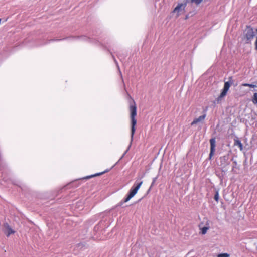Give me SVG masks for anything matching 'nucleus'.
Returning <instances> with one entry per match:
<instances>
[{"label":"nucleus","mask_w":257,"mask_h":257,"mask_svg":"<svg viewBox=\"0 0 257 257\" xmlns=\"http://www.w3.org/2000/svg\"><path fill=\"white\" fill-rule=\"evenodd\" d=\"M143 181H139L137 179L133 186L131 188L129 193L126 197V198L124 200L123 202H121V204H122L123 203H126L132 197H133L137 193L138 190L140 187L143 184Z\"/></svg>","instance_id":"f03ea898"},{"label":"nucleus","mask_w":257,"mask_h":257,"mask_svg":"<svg viewBox=\"0 0 257 257\" xmlns=\"http://www.w3.org/2000/svg\"><path fill=\"white\" fill-rule=\"evenodd\" d=\"M210 152L209 154V159H211L212 156L214 155V153L215 150V138H212L210 140Z\"/></svg>","instance_id":"6e6552de"},{"label":"nucleus","mask_w":257,"mask_h":257,"mask_svg":"<svg viewBox=\"0 0 257 257\" xmlns=\"http://www.w3.org/2000/svg\"><path fill=\"white\" fill-rule=\"evenodd\" d=\"M249 87L251 88H255L256 86L253 84H249Z\"/></svg>","instance_id":"a211bd4d"},{"label":"nucleus","mask_w":257,"mask_h":257,"mask_svg":"<svg viewBox=\"0 0 257 257\" xmlns=\"http://www.w3.org/2000/svg\"><path fill=\"white\" fill-rule=\"evenodd\" d=\"M219 160L220 163V166L222 168V172H225L227 170L226 167L229 164L228 155L221 156L220 157Z\"/></svg>","instance_id":"39448f33"},{"label":"nucleus","mask_w":257,"mask_h":257,"mask_svg":"<svg viewBox=\"0 0 257 257\" xmlns=\"http://www.w3.org/2000/svg\"><path fill=\"white\" fill-rule=\"evenodd\" d=\"M229 79L230 80H231V79H232V77H229Z\"/></svg>","instance_id":"aec40b11"},{"label":"nucleus","mask_w":257,"mask_h":257,"mask_svg":"<svg viewBox=\"0 0 257 257\" xmlns=\"http://www.w3.org/2000/svg\"><path fill=\"white\" fill-rule=\"evenodd\" d=\"M255 36V33L253 31V28L250 26H247L246 29L244 31L242 39L244 41L245 44H251Z\"/></svg>","instance_id":"7ed1b4c3"},{"label":"nucleus","mask_w":257,"mask_h":257,"mask_svg":"<svg viewBox=\"0 0 257 257\" xmlns=\"http://www.w3.org/2000/svg\"><path fill=\"white\" fill-rule=\"evenodd\" d=\"M187 3H186V1H185V2L184 3L178 4L175 8L173 10V13H176L177 16L178 17L180 15V12L185 9Z\"/></svg>","instance_id":"423d86ee"},{"label":"nucleus","mask_w":257,"mask_h":257,"mask_svg":"<svg viewBox=\"0 0 257 257\" xmlns=\"http://www.w3.org/2000/svg\"><path fill=\"white\" fill-rule=\"evenodd\" d=\"M206 117V114L205 113L203 115L200 116L198 118L194 119L191 123V125H194L197 123L203 121Z\"/></svg>","instance_id":"1a4fd4ad"},{"label":"nucleus","mask_w":257,"mask_h":257,"mask_svg":"<svg viewBox=\"0 0 257 257\" xmlns=\"http://www.w3.org/2000/svg\"><path fill=\"white\" fill-rule=\"evenodd\" d=\"M242 85L243 86H248V87H249V84H248V83H243V84H242Z\"/></svg>","instance_id":"6ab92c4d"},{"label":"nucleus","mask_w":257,"mask_h":257,"mask_svg":"<svg viewBox=\"0 0 257 257\" xmlns=\"http://www.w3.org/2000/svg\"><path fill=\"white\" fill-rule=\"evenodd\" d=\"M206 225V226L202 227V228L200 227V225H199L200 229L201 230V233L203 235L207 233V230L209 228V223L208 221H207Z\"/></svg>","instance_id":"9b49d317"},{"label":"nucleus","mask_w":257,"mask_h":257,"mask_svg":"<svg viewBox=\"0 0 257 257\" xmlns=\"http://www.w3.org/2000/svg\"><path fill=\"white\" fill-rule=\"evenodd\" d=\"M186 3H195L196 5H198L200 4L203 0H185Z\"/></svg>","instance_id":"ddd939ff"},{"label":"nucleus","mask_w":257,"mask_h":257,"mask_svg":"<svg viewBox=\"0 0 257 257\" xmlns=\"http://www.w3.org/2000/svg\"><path fill=\"white\" fill-rule=\"evenodd\" d=\"M252 101L254 104H257V92L254 93L252 97Z\"/></svg>","instance_id":"4468645a"},{"label":"nucleus","mask_w":257,"mask_h":257,"mask_svg":"<svg viewBox=\"0 0 257 257\" xmlns=\"http://www.w3.org/2000/svg\"><path fill=\"white\" fill-rule=\"evenodd\" d=\"M3 231L7 237H9L11 234H14L15 233V231L7 223L4 224Z\"/></svg>","instance_id":"0eeeda50"},{"label":"nucleus","mask_w":257,"mask_h":257,"mask_svg":"<svg viewBox=\"0 0 257 257\" xmlns=\"http://www.w3.org/2000/svg\"><path fill=\"white\" fill-rule=\"evenodd\" d=\"M254 45H255V49L257 51V36L256 37Z\"/></svg>","instance_id":"f3484780"},{"label":"nucleus","mask_w":257,"mask_h":257,"mask_svg":"<svg viewBox=\"0 0 257 257\" xmlns=\"http://www.w3.org/2000/svg\"><path fill=\"white\" fill-rule=\"evenodd\" d=\"M234 145L236 146H238L240 149V150L242 151L243 150V145L241 143V141L239 140L237 137H236L234 139Z\"/></svg>","instance_id":"9d476101"},{"label":"nucleus","mask_w":257,"mask_h":257,"mask_svg":"<svg viewBox=\"0 0 257 257\" xmlns=\"http://www.w3.org/2000/svg\"><path fill=\"white\" fill-rule=\"evenodd\" d=\"M129 106V110L130 112V118L131 120V137L133 138L135 132V126L137 124V106L134 100L132 99Z\"/></svg>","instance_id":"f257e3e1"},{"label":"nucleus","mask_w":257,"mask_h":257,"mask_svg":"<svg viewBox=\"0 0 257 257\" xmlns=\"http://www.w3.org/2000/svg\"><path fill=\"white\" fill-rule=\"evenodd\" d=\"M219 192H218V191H216V192H215V195H214V198L215 200L217 202H218V201H219Z\"/></svg>","instance_id":"2eb2a0df"},{"label":"nucleus","mask_w":257,"mask_h":257,"mask_svg":"<svg viewBox=\"0 0 257 257\" xmlns=\"http://www.w3.org/2000/svg\"><path fill=\"white\" fill-rule=\"evenodd\" d=\"M230 255L227 253H220L217 255V257H229Z\"/></svg>","instance_id":"dca6fc26"},{"label":"nucleus","mask_w":257,"mask_h":257,"mask_svg":"<svg viewBox=\"0 0 257 257\" xmlns=\"http://www.w3.org/2000/svg\"><path fill=\"white\" fill-rule=\"evenodd\" d=\"M231 84L232 82H231L230 81L225 82L224 87L222 92H221L220 95L216 99V101H217V103L220 101L222 100V99L226 95L227 93Z\"/></svg>","instance_id":"20e7f679"},{"label":"nucleus","mask_w":257,"mask_h":257,"mask_svg":"<svg viewBox=\"0 0 257 257\" xmlns=\"http://www.w3.org/2000/svg\"><path fill=\"white\" fill-rule=\"evenodd\" d=\"M105 172H101V173H96V174H93V175H89V176H87L84 177L83 179H90V178H93L94 177L100 176V175H102L103 173H104Z\"/></svg>","instance_id":"f8f14e48"}]
</instances>
